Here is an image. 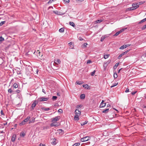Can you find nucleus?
I'll list each match as a JSON object with an SVG mask.
<instances>
[{"label":"nucleus","mask_w":146,"mask_h":146,"mask_svg":"<svg viewBox=\"0 0 146 146\" xmlns=\"http://www.w3.org/2000/svg\"><path fill=\"white\" fill-rule=\"evenodd\" d=\"M75 115L74 116V119L75 121H78L79 120V116L81 115V111L78 110H76L75 111Z\"/></svg>","instance_id":"obj_1"},{"label":"nucleus","mask_w":146,"mask_h":146,"mask_svg":"<svg viewBox=\"0 0 146 146\" xmlns=\"http://www.w3.org/2000/svg\"><path fill=\"white\" fill-rule=\"evenodd\" d=\"M61 63L60 60L58 59H55L54 60V62H52L51 63V64H53V66H55L56 68L59 67V64Z\"/></svg>","instance_id":"obj_2"},{"label":"nucleus","mask_w":146,"mask_h":146,"mask_svg":"<svg viewBox=\"0 0 146 146\" xmlns=\"http://www.w3.org/2000/svg\"><path fill=\"white\" fill-rule=\"evenodd\" d=\"M8 92L9 93H13V94H15L16 93H19L20 92V91L19 90H15L14 89L12 90L11 88H10L8 90Z\"/></svg>","instance_id":"obj_3"},{"label":"nucleus","mask_w":146,"mask_h":146,"mask_svg":"<svg viewBox=\"0 0 146 146\" xmlns=\"http://www.w3.org/2000/svg\"><path fill=\"white\" fill-rule=\"evenodd\" d=\"M48 99V98H45L44 97H42L38 98L37 100V101L38 102H41L44 101H47Z\"/></svg>","instance_id":"obj_4"},{"label":"nucleus","mask_w":146,"mask_h":146,"mask_svg":"<svg viewBox=\"0 0 146 146\" xmlns=\"http://www.w3.org/2000/svg\"><path fill=\"white\" fill-rule=\"evenodd\" d=\"M30 118V117L28 116L25 119H24L21 123H20V125H23L25 124Z\"/></svg>","instance_id":"obj_5"},{"label":"nucleus","mask_w":146,"mask_h":146,"mask_svg":"<svg viewBox=\"0 0 146 146\" xmlns=\"http://www.w3.org/2000/svg\"><path fill=\"white\" fill-rule=\"evenodd\" d=\"M90 138V137H86L81 138L80 140L82 142H84L89 140Z\"/></svg>","instance_id":"obj_6"},{"label":"nucleus","mask_w":146,"mask_h":146,"mask_svg":"<svg viewBox=\"0 0 146 146\" xmlns=\"http://www.w3.org/2000/svg\"><path fill=\"white\" fill-rule=\"evenodd\" d=\"M60 116H56L54 118L52 119V122H55L56 121H58L60 119Z\"/></svg>","instance_id":"obj_7"},{"label":"nucleus","mask_w":146,"mask_h":146,"mask_svg":"<svg viewBox=\"0 0 146 146\" xmlns=\"http://www.w3.org/2000/svg\"><path fill=\"white\" fill-rule=\"evenodd\" d=\"M53 12L55 13V14L58 15H63L65 14V13H62L61 12H58V11H53Z\"/></svg>","instance_id":"obj_8"},{"label":"nucleus","mask_w":146,"mask_h":146,"mask_svg":"<svg viewBox=\"0 0 146 146\" xmlns=\"http://www.w3.org/2000/svg\"><path fill=\"white\" fill-rule=\"evenodd\" d=\"M139 3H133L132 4V6L133 7L134 9H136L139 7Z\"/></svg>","instance_id":"obj_9"},{"label":"nucleus","mask_w":146,"mask_h":146,"mask_svg":"<svg viewBox=\"0 0 146 146\" xmlns=\"http://www.w3.org/2000/svg\"><path fill=\"white\" fill-rule=\"evenodd\" d=\"M74 44L72 42H70L68 44V45L69 47V48L70 49H73L74 48Z\"/></svg>","instance_id":"obj_10"},{"label":"nucleus","mask_w":146,"mask_h":146,"mask_svg":"<svg viewBox=\"0 0 146 146\" xmlns=\"http://www.w3.org/2000/svg\"><path fill=\"white\" fill-rule=\"evenodd\" d=\"M104 100H102V101L100 104V108L104 107L106 106V103H104Z\"/></svg>","instance_id":"obj_11"},{"label":"nucleus","mask_w":146,"mask_h":146,"mask_svg":"<svg viewBox=\"0 0 146 146\" xmlns=\"http://www.w3.org/2000/svg\"><path fill=\"white\" fill-rule=\"evenodd\" d=\"M16 137V134H14L12 135L11 139L12 142H15Z\"/></svg>","instance_id":"obj_12"},{"label":"nucleus","mask_w":146,"mask_h":146,"mask_svg":"<svg viewBox=\"0 0 146 146\" xmlns=\"http://www.w3.org/2000/svg\"><path fill=\"white\" fill-rule=\"evenodd\" d=\"M38 103V102H36V101H35V102L33 103L31 106V107L32 108V110L34 109V108L35 107L36 104H37Z\"/></svg>","instance_id":"obj_13"},{"label":"nucleus","mask_w":146,"mask_h":146,"mask_svg":"<svg viewBox=\"0 0 146 146\" xmlns=\"http://www.w3.org/2000/svg\"><path fill=\"white\" fill-rule=\"evenodd\" d=\"M19 84V83H14L13 85V88L16 89L18 88Z\"/></svg>","instance_id":"obj_14"},{"label":"nucleus","mask_w":146,"mask_h":146,"mask_svg":"<svg viewBox=\"0 0 146 146\" xmlns=\"http://www.w3.org/2000/svg\"><path fill=\"white\" fill-rule=\"evenodd\" d=\"M50 126L51 127H52V126L57 127L58 126V125L57 124H55L54 122H53L52 123H51L50 124Z\"/></svg>","instance_id":"obj_15"},{"label":"nucleus","mask_w":146,"mask_h":146,"mask_svg":"<svg viewBox=\"0 0 146 146\" xmlns=\"http://www.w3.org/2000/svg\"><path fill=\"white\" fill-rule=\"evenodd\" d=\"M4 39L2 36L0 37V44L2 43V42L4 40Z\"/></svg>","instance_id":"obj_16"},{"label":"nucleus","mask_w":146,"mask_h":146,"mask_svg":"<svg viewBox=\"0 0 146 146\" xmlns=\"http://www.w3.org/2000/svg\"><path fill=\"white\" fill-rule=\"evenodd\" d=\"M85 96L84 94H81L80 96L81 99H84L85 98Z\"/></svg>","instance_id":"obj_17"},{"label":"nucleus","mask_w":146,"mask_h":146,"mask_svg":"<svg viewBox=\"0 0 146 146\" xmlns=\"http://www.w3.org/2000/svg\"><path fill=\"white\" fill-rule=\"evenodd\" d=\"M59 31L60 33H63L64 31V28H62L60 29L59 30Z\"/></svg>","instance_id":"obj_18"},{"label":"nucleus","mask_w":146,"mask_h":146,"mask_svg":"<svg viewBox=\"0 0 146 146\" xmlns=\"http://www.w3.org/2000/svg\"><path fill=\"white\" fill-rule=\"evenodd\" d=\"M25 135V133L23 132H21L20 134V136L23 137H24Z\"/></svg>","instance_id":"obj_19"},{"label":"nucleus","mask_w":146,"mask_h":146,"mask_svg":"<svg viewBox=\"0 0 146 146\" xmlns=\"http://www.w3.org/2000/svg\"><path fill=\"white\" fill-rule=\"evenodd\" d=\"M106 36H104L102 37L101 39V41L102 42L103 41L106 37Z\"/></svg>","instance_id":"obj_20"},{"label":"nucleus","mask_w":146,"mask_h":146,"mask_svg":"<svg viewBox=\"0 0 146 146\" xmlns=\"http://www.w3.org/2000/svg\"><path fill=\"white\" fill-rule=\"evenodd\" d=\"M42 110H44L45 111H48L50 110V109L49 108H42Z\"/></svg>","instance_id":"obj_21"},{"label":"nucleus","mask_w":146,"mask_h":146,"mask_svg":"<svg viewBox=\"0 0 146 146\" xmlns=\"http://www.w3.org/2000/svg\"><path fill=\"white\" fill-rule=\"evenodd\" d=\"M109 110V109H107L102 111V112L103 113H107L108 112Z\"/></svg>","instance_id":"obj_22"},{"label":"nucleus","mask_w":146,"mask_h":146,"mask_svg":"<svg viewBox=\"0 0 146 146\" xmlns=\"http://www.w3.org/2000/svg\"><path fill=\"white\" fill-rule=\"evenodd\" d=\"M87 44H88L87 43H85L82 45V47L83 48H85L86 47V45Z\"/></svg>","instance_id":"obj_23"},{"label":"nucleus","mask_w":146,"mask_h":146,"mask_svg":"<svg viewBox=\"0 0 146 146\" xmlns=\"http://www.w3.org/2000/svg\"><path fill=\"white\" fill-rule=\"evenodd\" d=\"M110 55L109 54H105L104 55V58L105 59H106L108 58L109 56Z\"/></svg>","instance_id":"obj_24"},{"label":"nucleus","mask_w":146,"mask_h":146,"mask_svg":"<svg viewBox=\"0 0 146 146\" xmlns=\"http://www.w3.org/2000/svg\"><path fill=\"white\" fill-rule=\"evenodd\" d=\"M4 60L3 59L0 58V65H1L3 62Z\"/></svg>","instance_id":"obj_25"},{"label":"nucleus","mask_w":146,"mask_h":146,"mask_svg":"<svg viewBox=\"0 0 146 146\" xmlns=\"http://www.w3.org/2000/svg\"><path fill=\"white\" fill-rule=\"evenodd\" d=\"M146 21V18L141 20L139 23V24H141Z\"/></svg>","instance_id":"obj_26"},{"label":"nucleus","mask_w":146,"mask_h":146,"mask_svg":"<svg viewBox=\"0 0 146 146\" xmlns=\"http://www.w3.org/2000/svg\"><path fill=\"white\" fill-rule=\"evenodd\" d=\"M118 64H119V63H116L115 64V65L113 66V68L114 69H116V68L117 67V66H118Z\"/></svg>","instance_id":"obj_27"},{"label":"nucleus","mask_w":146,"mask_h":146,"mask_svg":"<svg viewBox=\"0 0 146 146\" xmlns=\"http://www.w3.org/2000/svg\"><path fill=\"white\" fill-rule=\"evenodd\" d=\"M70 24L73 27H74L75 26V24L73 22H70Z\"/></svg>","instance_id":"obj_28"},{"label":"nucleus","mask_w":146,"mask_h":146,"mask_svg":"<svg viewBox=\"0 0 146 146\" xmlns=\"http://www.w3.org/2000/svg\"><path fill=\"white\" fill-rule=\"evenodd\" d=\"M113 77L114 78H116L117 77V75L116 72L114 73L113 74Z\"/></svg>","instance_id":"obj_29"},{"label":"nucleus","mask_w":146,"mask_h":146,"mask_svg":"<svg viewBox=\"0 0 146 146\" xmlns=\"http://www.w3.org/2000/svg\"><path fill=\"white\" fill-rule=\"evenodd\" d=\"M127 29V28H123V29H121V30H120L119 31L121 33H122V32H123V31L125 30L126 29Z\"/></svg>","instance_id":"obj_30"},{"label":"nucleus","mask_w":146,"mask_h":146,"mask_svg":"<svg viewBox=\"0 0 146 146\" xmlns=\"http://www.w3.org/2000/svg\"><path fill=\"white\" fill-rule=\"evenodd\" d=\"M88 122V121H86L84 122L83 123H81V125L82 126H83V125L86 124Z\"/></svg>","instance_id":"obj_31"},{"label":"nucleus","mask_w":146,"mask_h":146,"mask_svg":"<svg viewBox=\"0 0 146 146\" xmlns=\"http://www.w3.org/2000/svg\"><path fill=\"white\" fill-rule=\"evenodd\" d=\"M120 33L119 31H118L117 32L113 35L114 36H117Z\"/></svg>","instance_id":"obj_32"},{"label":"nucleus","mask_w":146,"mask_h":146,"mask_svg":"<svg viewBox=\"0 0 146 146\" xmlns=\"http://www.w3.org/2000/svg\"><path fill=\"white\" fill-rule=\"evenodd\" d=\"M80 143H75L72 146H78V145H80Z\"/></svg>","instance_id":"obj_33"},{"label":"nucleus","mask_w":146,"mask_h":146,"mask_svg":"<svg viewBox=\"0 0 146 146\" xmlns=\"http://www.w3.org/2000/svg\"><path fill=\"white\" fill-rule=\"evenodd\" d=\"M57 98V96H52V99L53 100H56V99Z\"/></svg>","instance_id":"obj_34"},{"label":"nucleus","mask_w":146,"mask_h":146,"mask_svg":"<svg viewBox=\"0 0 146 146\" xmlns=\"http://www.w3.org/2000/svg\"><path fill=\"white\" fill-rule=\"evenodd\" d=\"M95 72H96V71L95 70H94L93 72H91V75L92 76H94Z\"/></svg>","instance_id":"obj_35"},{"label":"nucleus","mask_w":146,"mask_h":146,"mask_svg":"<svg viewBox=\"0 0 146 146\" xmlns=\"http://www.w3.org/2000/svg\"><path fill=\"white\" fill-rule=\"evenodd\" d=\"M103 21L102 20L99 19L96 21L97 23H98L101 22Z\"/></svg>","instance_id":"obj_36"},{"label":"nucleus","mask_w":146,"mask_h":146,"mask_svg":"<svg viewBox=\"0 0 146 146\" xmlns=\"http://www.w3.org/2000/svg\"><path fill=\"white\" fill-rule=\"evenodd\" d=\"M56 0H50L48 2V3L49 4L50 3H52L54 1H55Z\"/></svg>","instance_id":"obj_37"},{"label":"nucleus","mask_w":146,"mask_h":146,"mask_svg":"<svg viewBox=\"0 0 146 146\" xmlns=\"http://www.w3.org/2000/svg\"><path fill=\"white\" fill-rule=\"evenodd\" d=\"M5 21H3L1 22L0 23V26H2L5 23Z\"/></svg>","instance_id":"obj_38"},{"label":"nucleus","mask_w":146,"mask_h":146,"mask_svg":"<svg viewBox=\"0 0 146 146\" xmlns=\"http://www.w3.org/2000/svg\"><path fill=\"white\" fill-rule=\"evenodd\" d=\"M145 2V1H141L139 2V3H139V5H140L141 4H143V3H144Z\"/></svg>","instance_id":"obj_39"},{"label":"nucleus","mask_w":146,"mask_h":146,"mask_svg":"<svg viewBox=\"0 0 146 146\" xmlns=\"http://www.w3.org/2000/svg\"><path fill=\"white\" fill-rule=\"evenodd\" d=\"M118 83H115L114 84H113V85H112L111 86V88H113L116 86H117V85Z\"/></svg>","instance_id":"obj_40"},{"label":"nucleus","mask_w":146,"mask_h":146,"mask_svg":"<svg viewBox=\"0 0 146 146\" xmlns=\"http://www.w3.org/2000/svg\"><path fill=\"white\" fill-rule=\"evenodd\" d=\"M146 28V25L142 27L141 29L142 30H145Z\"/></svg>","instance_id":"obj_41"},{"label":"nucleus","mask_w":146,"mask_h":146,"mask_svg":"<svg viewBox=\"0 0 146 146\" xmlns=\"http://www.w3.org/2000/svg\"><path fill=\"white\" fill-rule=\"evenodd\" d=\"M125 48H124V45H123L122 46H121L120 48H119V49H124Z\"/></svg>","instance_id":"obj_42"},{"label":"nucleus","mask_w":146,"mask_h":146,"mask_svg":"<svg viewBox=\"0 0 146 146\" xmlns=\"http://www.w3.org/2000/svg\"><path fill=\"white\" fill-rule=\"evenodd\" d=\"M76 83L78 84H82V83L80 81H77Z\"/></svg>","instance_id":"obj_43"},{"label":"nucleus","mask_w":146,"mask_h":146,"mask_svg":"<svg viewBox=\"0 0 146 146\" xmlns=\"http://www.w3.org/2000/svg\"><path fill=\"white\" fill-rule=\"evenodd\" d=\"M128 9L129 10H133L135 9H134V8H133V7H132L129 8H128Z\"/></svg>","instance_id":"obj_44"},{"label":"nucleus","mask_w":146,"mask_h":146,"mask_svg":"<svg viewBox=\"0 0 146 146\" xmlns=\"http://www.w3.org/2000/svg\"><path fill=\"white\" fill-rule=\"evenodd\" d=\"M137 91H134L131 93V94L132 95H134L135 94H136L137 92Z\"/></svg>","instance_id":"obj_45"},{"label":"nucleus","mask_w":146,"mask_h":146,"mask_svg":"<svg viewBox=\"0 0 146 146\" xmlns=\"http://www.w3.org/2000/svg\"><path fill=\"white\" fill-rule=\"evenodd\" d=\"M88 86V85L87 84L84 85H83V86L84 88H86Z\"/></svg>","instance_id":"obj_46"},{"label":"nucleus","mask_w":146,"mask_h":146,"mask_svg":"<svg viewBox=\"0 0 146 146\" xmlns=\"http://www.w3.org/2000/svg\"><path fill=\"white\" fill-rule=\"evenodd\" d=\"M82 107V105H78L76 106V108L78 109L80 107Z\"/></svg>","instance_id":"obj_47"},{"label":"nucleus","mask_w":146,"mask_h":146,"mask_svg":"<svg viewBox=\"0 0 146 146\" xmlns=\"http://www.w3.org/2000/svg\"><path fill=\"white\" fill-rule=\"evenodd\" d=\"M65 3H68L70 2V0H64Z\"/></svg>","instance_id":"obj_48"},{"label":"nucleus","mask_w":146,"mask_h":146,"mask_svg":"<svg viewBox=\"0 0 146 146\" xmlns=\"http://www.w3.org/2000/svg\"><path fill=\"white\" fill-rule=\"evenodd\" d=\"M77 2H81L83 1L84 0H75Z\"/></svg>","instance_id":"obj_49"},{"label":"nucleus","mask_w":146,"mask_h":146,"mask_svg":"<svg viewBox=\"0 0 146 146\" xmlns=\"http://www.w3.org/2000/svg\"><path fill=\"white\" fill-rule=\"evenodd\" d=\"M92 62V61L90 60H88L87 62V63H90Z\"/></svg>","instance_id":"obj_50"},{"label":"nucleus","mask_w":146,"mask_h":146,"mask_svg":"<svg viewBox=\"0 0 146 146\" xmlns=\"http://www.w3.org/2000/svg\"><path fill=\"white\" fill-rule=\"evenodd\" d=\"M1 114L2 115H4V113H3V110H1Z\"/></svg>","instance_id":"obj_51"},{"label":"nucleus","mask_w":146,"mask_h":146,"mask_svg":"<svg viewBox=\"0 0 146 146\" xmlns=\"http://www.w3.org/2000/svg\"><path fill=\"white\" fill-rule=\"evenodd\" d=\"M58 112H62V110H61V109H60L59 110H58Z\"/></svg>","instance_id":"obj_52"},{"label":"nucleus","mask_w":146,"mask_h":146,"mask_svg":"<svg viewBox=\"0 0 146 146\" xmlns=\"http://www.w3.org/2000/svg\"><path fill=\"white\" fill-rule=\"evenodd\" d=\"M37 52H38V54H39V55H38L37 56L38 57H40V52L38 50L37 51Z\"/></svg>","instance_id":"obj_53"},{"label":"nucleus","mask_w":146,"mask_h":146,"mask_svg":"<svg viewBox=\"0 0 146 146\" xmlns=\"http://www.w3.org/2000/svg\"><path fill=\"white\" fill-rule=\"evenodd\" d=\"M129 92V89H128V88H127L126 90L125 91V92Z\"/></svg>","instance_id":"obj_54"},{"label":"nucleus","mask_w":146,"mask_h":146,"mask_svg":"<svg viewBox=\"0 0 146 146\" xmlns=\"http://www.w3.org/2000/svg\"><path fill=\"white\" fill-rule=\"evenodd\" d=\"M40 146H45V145L44 144H43L42 143H40Z\"/></svg>","instance_id":"obj_55"},{"label":"nucleus","mask_w":146,"mask_h":146,"mask_svg":"<svg viewBox=\"0 0 146 146\" xmlns=\"http://www.w3.org/2000/svg\"><path fill=\"white\" fill-rule=\"evenodd\" d=\"M124 55V54L123 52V53H122L121 54H120V57H122Z\"/></svg>","instance_id":"obj_56"},{"label":"nucleus","mask_w":146,"mask_h":146,"mask_svg":"<svg viewBox=\"0 0 146 146\" xmlns=\"http://www.w3.org/2000/svg\"><path fill=\"white\" fill-rule=\"evenodd\" d=\"M79 40L80 41H82V40H83V38H81V37H79Z\"/></svg>","instance_id":"obj_57"},{"label":"nucleus","mask_w":146,"mask_h":146,"mask_svg":"<svg viewBox=\"0 0 146 146\" xmlns=\"http://www.w3.org/2000/svg\"><path fill=\"white\" fill-rule=\"evenodd\" d=\"M42 91L43 92H44V94H46V92L44 89H42Z\"/></svg>","instance_id":"obj_58"},{"label":"nucleus","mask_w":146,"mask_h":146,"mask_svg":"<svg viewBox=\"0 0 146 146\" xmlns=\"http://www.w3.org/2000/svg\"><path fill=\"white\" fill-rule=\"evenodd\" d=\"M112 110H116V111H117V112H119V111H118V110H117L115 109V108H113V109H112Z\"/></svg>","instance_id":"obj_59"},{"label":"nucleus","mask_w":146,"mask_h":146,"mask_svg":"<svg viewBox=\"0 0 146 146\" xmlns=\"http://www.w3.org/2000/svg\"><path fill=\"white\" fill-rule=\"evenodd\" d=\"M129 50H126L125 51V52L126 53V54H127L129 51Z\"/></svg>","instance_id":"obj_60"},{"label":"nucleus","mask_w":146,"mask_h":146,"mask_svg":"<svg viewBox=\"0 0 146 146\" xmlns=\"http://www.w3.org/2000/svg\"><path fill=\"white\" fill-rule=\"evenodd\" d=\"M129 50H126L125 51V52L126 53V54H127L129 51Z\"/></svg>","instance_id":"obj_61"},{"label":"nucleus","mask_w":146,"mask_h":146,"mask_svg":"<svg viewBox=\"0 0 146 146\" xmlns=\"http://www.w3.org/2000/svg\"><path fill=\"white\" fill-rule=\"evenodd\" d=\"M57 95L59 96H60V94L59 93H57Z\"/></svg>","instance_id":"obj_62"},{"label":"nucleus","mask_w":146,"mask_h":146,"mask_svg":"<svg viewBox=\"0 0 146 146\" xmlns=\"http://www.w3.org/2000/svg\"><path fill=\"white\" fill-rule=\"evenodd\" d=\"M122 69V68H121V69H120L118 71V73H119L120 72V71H121V70Z\"/></svg>","instance_id":"obj_63"},{"label":"nucleus","mask_w":146,"mask_h":146,"mask_svg":"<svg viewBox=\"0 0 146 146\" xmlns=\"http://www.w3.org/2000/svg\"><path fill=\"white\" fill-rule=\"evenodd\" d=\"M110 104H108V105H107V107H110Z\"/></svg>","instance_id":"obj_64"}]
</instances>
